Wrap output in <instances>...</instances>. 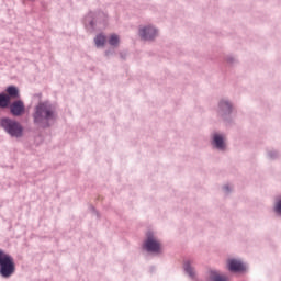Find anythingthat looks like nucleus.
I'll use <instances>...</instances> for the list:
<instances>
[{
    "label": "nucleus",
    "instance_id": "39448f33",
    "mask_svg": "<svg viewBox=\"0 0 281 281\" xmlns=\"http://www.w3.org/2000/svg\"><path fill=\"white\" fill-rule=\"evenodd\" d=\"M10 112L14 117H21L25 113V103L21 100H16L10 105Z\"/></svg>",
    "mask_w": 281,
    "mask_h": 281
},
{
    "label": "nucleus",
    "instance_id": "0eeeda50",
    "mask_svg": "<svg viewBox=\"0 0 281 281\" xmlns=\"http://www.w3.org/2000/svg\"><path fill=\"white\" fill-rule=\"evenodd\" d=\"M229 271H234L237 273L238 271H245L246 267L240 260L237 259H229L227 261Z\"/></svg>",
    "mask_w": 281,
    "mask_h": 281
},
{
    "label": "nucleus",
    "instance_id": "f3484780",
    "mask_svg": "<svg viewBox=\"0 0 281 281\" xmlns=\"http://www.w3.org/2000/svg\"><path fill=\"white\" fill-rule=\"evenodd\" d=\"M225 188V190H229V187H224Z\"/></svg>",
    "mask_w": 281,
    "mask_h": 281
},
{
    "label": "nucleus",
    "instance_id": "9d476101",
    "mask_svg": "<svg viewBox=\"0 0 281 281\" xmlns=\"http://www.w3.org/2000/svg\"><path fill=\"white\" fill-rule=\"evenodd\" d=\"M10 100H12L8 94L0 93V109H8L10 106Z\"/></svg>",
    "mask_w": 281,
    "mask_h": 281
},
{
    "label": "nucleus",
    "instance_id": "7ed1b4c3",
    "mask_svg": "<svg viewBox=\"0 0 281 281\" xmlns=\"http://www.w3.org/2000/svg\"><path fill=\"white\" fill-rule=\"evenodd\" d=\"M33 117L35 124H43V122L54 120V108L49 105V103H40L35 108V113Z\"/></svg>",
    "mask_w": 281,
    "mask_h": 281
},
{
    "label": "nucleus",
    "instance_id": "423d86ee",
    "mask_svg": "<svg viewBox=\"0 0 281 281\" xmlns=\"http://www.w3.org/2000/svg\"><path fill=\"white\" fill-rule=\"evenodd\" d=\"M139 36L145 41H150L157 36V30L153 26L140 29Z\"/></svg>",
    "mask_w": 281,
    "mask_h": 281
},
{
    "label": "nucleus",
    "instance_id": "ddd939ff",
    "mask_svg": "<svg viewBox=\"0 0 281 281\" xmlns=\"http://www.w3.org/2000/svg\"><path fill=\"white\" fill-rule=\"evenodd\" d=\"M109 44L112 45V47H117L120 45V36L112 34L109 38Z\"/></svg>",
    "mask_w": 281,
    "mask_h": 281
},
{
    "label": "nucleus",
    "instance_id": "2eb2a0df",
    "mask_svg": "<svg viewBox=\"0 0 281 281\" xmlns=\"http://www.w3.org/2000/svg\"><path fill=\"white\" fill-rule=\"evenodd\" d=\"M184 271L191 277L194 278V269L192 268L190 261L184 262Z\"/></svg>",
    "mask_w": 281,
    "mask_h": 281
},
{
    "label": "nucleus",
    "instance_id": "f8f14e48",
    "mask_svg": "<svg viewBox=\"0 0 281 281\" xmlns=\"http://www.w3.org/2000/svg\"><path fill=\"white\" fill-rule=\"evenodd\" d=\"M94 43L97 47H104V43H106V36L102 34L97 35V37L94 38Z\"/></svg>",
    "mask_w": 281,
    "mask_h": 281
},
{
    "label": "nucleus",
    "instance_id": "f03ea898",
    "mask_svg": "<svg viewBox=\"0 0 281 281\" xmlns=\"http://www.w3.org/2000/svg\"><path fill=\"white\" fill-rule=\"evenodd\" d=\"M0 126L11 137H23V125H21L19 121L10 117H2L0 119Z\"/></svg>",
    "mask_w": 281,
    "mask_h": 281
},
{
    "label": "nucleus",
    "instance_id": "1a4fd4ad",
    "mask_svg": "<svg viewBox=\"0 0 281 281\" xmlns=\"http://www.w3.org/2000/svg\"><path fill=\"white\" fill-rule=\"evenodd\" d=\"M209 280H211V281H229V280L227 279V277H225V276L218 273V272L215 271V270H211V271L209 272Z\"/></svg>",
    "mask_w": 281,
    "mask_h": 281
},
{
    "label": "nucleus",
    "instance_id": "4468645a",
    "mask_svg": "<svg viewBox=\"0 0 281 281\" xmlns=\"http://www.w3.org/2000/svg\"><path fill=\"white\" fill-rule=\"evenodd\" d=\"M220 109H222V111H225L226 113H231L232 104H229V102H227V101H221Z\"/></svg>",
    "mask_w": 281,
    "mask_h": 281
},
{
    "label": "nucleus",
    "instance_id": "9b49d317",
    "mask_svg": "<svg viewBox=\"0 0 281 281\" xmlns=\"http://www.w3.org/2000/svg\"><path fill=\"white\" fill-rule=\"evenodd\" d=\"M213 142L216 148H220V150H223V148H225V142L223 140V136H221L220 134H215L213 136Z\"/></svg>",
    "mask_w": 281,
    "mask_h": 281
},
{
    "label": "nucleus",
    "instance_id": "dca6fc26",
    "mask_svg": "<svg viewBox=\"0 0 281 281\" xmlns=\"http://www.w3.org/2000/svg\"><path fill=\"white\" fill-rule=\"evenodd\" d=\"M274 210L278 212V214H281V200L277 202Z\"/></svg>",
    "mask_w": 281,
    "mask_h": 281
},
{
    "label": "nucleus",
    "instance_id": "f257e3e1",
    "mask_svg": "<svg viewBox=\"0 0 281 281\" xmlns=\"http://www.w3.org/2000/svg\"><path fill=\"white\" fill-rule=\"evenodd\" d=\"M16 271L14 258L0 249V276L2 278H11Z\"/></svg>",
    "mask_w": 281,
    "mask_h": 281
},
{
    "label": "nucleus",
    "instance_id": "20e7f679",
    "mask_svg": "<svg viewBox=\"0 0 281 281\" xmlns=\"http://www.w3.org/2000/svg\"><path fill=\"white\" fill-rule=\"evenodd\" d=\"M144 247L151 254H161V243L153 236V233L147 234V239L144 243Z\"/></svg>",
    "mask_w": 281,
    "mask_h": 281
},
{
    "label": "nucleus",
    "instance_id": "6e6552de",
    "mask_svg": "<svg viewBox=\"0 0 281 281\" xmlns=\"http://www.w3.org/2000/svg\"><path fill=\"white\" fill-rule=\"evenodd\" d=\"M5 91L8 98L11 100H19L21 98V94L19 93V88L14 86H9Z\"/></svg>",
    "mask_w": 281,
    "mask_h": 281
}]
</instances>
